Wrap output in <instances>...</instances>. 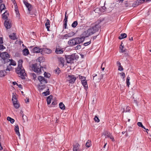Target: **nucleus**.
<instances>
[{
  "label": "nucleus",
  "mask_w": 151,
  "mask_h": 151,
  "mask_svg": "<svg viewBox=\"0 0 151 151\" xmlns=\"http://www.w3.org/2000/svg\"><path fill=\"white\" fill-rule=\"evenodd\" d=\"M102 22V21L101 20H97L87 30L83 32V35L88 37L98 32L101 27Z\"/></svg>",
  "instance_id": "obj_1"
},
{
  "label": "nucleus",
  "mask_w": 151,
  "mask_h": 151,
  "mask_svg": "<svg viewBox=\"0 0 151 151\" xmlns=\"http://www.w3.org/2000/svg\"><path fill=\"white\" fill-rule=\"evenodd\" d=\"M23 60H19L18 62V67L16 69V72L18 76L23 79H25V76L26 75L25 70L22 66Z\"/></svg>",
  "instance_id": "obj_2"
},
{
  "label": "nucleus",
  "mask_w": 151,
  "mask_h": 151,
  "mask_svg": "<svg viewBox=\"0 0 151 151\" xmlns=\"http://www.w3.org/2000/svg\"><path fill=\"white\" fill-rule=\"evenodd\" d=\"M0 57L1 58L0 60V63H1L2 64L9 62L10 59H9V55L7 52L1 53L0 54Z\"/></svg>",
  "instance_id": "obj_3"
},
{
  "label": "nucleus",
  "mask_w": 151,
  "mask_h": 151,
  "mask_svg": "<svg viewBox=\"0 0 151 151\" xmlns=\"http://www.w3.org/2000/svg\"><path fill=\"white\" fill-rule=\"evenodd\" d=\"M42 68L40 64L35 63L32 65V68L33 70L35 72H36L39 74L41 73V68Z\"/></svg>",
  "instance_id": "obj_4"
},
{
  "label": "nucleus",
  "mask_w": 151,
  "mask_h": 151,
  "mask_svg": "<svg viewBox=\"0 0 151 151\" xmlns=\"http://www.w3.org/2000/svg\"><path fill=\"white\" fill-rule=\"evenodd\" d=\"M80 37H76L75 38L76 45L80 44L83 42L85 38L86 37H85V36L83 35V32L81 35Z\"/></svg>",
  "instance_id": "obj_5"
},
{
  "label": "nucleus",
  "mask_w": 151,
  "mask_h": 151,
  "mask_svg": "<svg viewBox=\"0 0 151 151\" xmlns=\"http://www.w3.org/2000/svg\"><path fill=\"white\" fill-rule=\"evenodd\" d=\"M76 79V78L73 75H69L67 77V81L71 83H74Z\"/></svg>",
  "instance_id": "obj_6"
},
{
  "label": "nucleus",
  "mask_w": 151,
  "mask_h": 151,
  "mask_svg": "<svg viewBox=\"0 0 151 151\" xmlns=\"http://www.w3.org/2000/svg\"><path fill=\"white\" fill-rule=\"evenodd\" d=\"M32 51L34 53H40L42 54V48L38 47H35L32 49Z\"/></svg>",
  "instance_id": "obj_7"
},
{
  "label": "nucleus",
  "mask_w": 151,
  "mask_h": 151,
  "mask_svg": "<svg viewBox=\"0 0 151 151\" xmlns=\"http://www.w3.org/2000/svg\"><path fill=\"white\" fill-rule=\"evenodd\" d=\"M66 59L67 63H73L74 60L73 57L71 55H68L66 57Z\"/></svg>",
  "instance_id": "obj_8"
},
{
  "label": "nucleus",
  "mask_w": 151,
  "mask_h": 151,
  "mask_svg": "<svg viewBox=\"0 0 151 151\" xmlns=\"http://www.w3.org/2000/svg\"><path fill=\"white\" fill-rule=\"evenodd\" d=\"M68 44L71 46H73L76 45L75 38L70 39L68 42Z\"/></svg>",
  "instance_id": "obj_9"
},
{
  "label": "nucleus",
  "mask_w": 151,
  "mask_h": 151,
  "mask_svg": "<svg viewBox=\"0 0 151 151\" xmlns=\"http://www.w3.org/2000/svg\"><path fill=\"white\" fill-rule=\"evenodd\" d=\"M23 3L24 5L26 6V7L27 8L28 10L30 12V11L31 10L32 8V5H31L27 1V0H23Z\"/></svg>",
  "instance_id": "obj_10"
},
{
  "label": "nucleus",
  "mask_w": 151,
  "mask_h": 151,
  "mask_svg": "<svg viewBox=\"0 0 151 151\" xmlns=\"http://www.w3.org/2000/svg\"><path fill=\"white\" fill-rule=\"evenodd\" d=\"M38 79L41 84L43 83H47L46 80L44 77L42 76H39L38 78Z\"/></svg>",
  "instance_id": "obj_11"
},
{
  "label": "nucleus",
  "mask_w": 151,
  "mask_h": 151,
  "mask_svg": "<svg viewBox=\"0 0 151 151\" xmlns=\"http://www.w3.org/2000/svg\"><path fill=\"white\" fill-rule=\"evenodd\" d=\"M79 147V145L78 143L73 145V151H81Z\"/></svg>",
  "instance_id": "obj_12"
},
{
  "label": "nucleus",
  "mask_w": 151,
  "mask_h": 151,
  "mask_svg": "<svg viewBox=\"0 0 151 151\" xmlns=\"http://www.w3.org/2000/svg\"><path fill=\"white\" fill-rule=\"evenodd\" d=\"M4 25L6 28L7 29H10L11 27V23L9 21H5L4 23Z\"/></svg>",
  "instance_id": "obj_13"
},
{
  "label": "nucleus",
  "mask_w": 151,
  "mask_h": 151,
  "mask_svg": "<svg viewBox=\"0 0 151 151\" xmlns=\"http://www.w3.org/2000/svg\"><path fill=\"white\" fill-rule=\"evenodd\" d=\"M74 35V32H71L68 33L67 34H66L64 35L63 37L65 38L66 39L67 38V37H71Z\"/></svg>",
  "instance_id": "obj_14"
},
{
  "label": "nucleus",
  "mask_w": 151,
  "mask_h": 151,
  "mask_svg": "<svg viewBox=\"0 0 151 151\" xmlns=\"http://www.w3.org/2000/svg\"><path fill=\"white\" fill-rule=\"evenodd\" d=\"M42 52H43L47 54H50L52 52V51L49 49L46 48H42Z\"/></svg>",
  "instance_id": "obj_15"
},
{
  "label": "nucleus",
  "mask_w": 151,
  "mask_h": 151,
  "mask_svg": "<svg viewBox=\"0 0 151 151\" xmlns=\"http://www.w3.org/2000/svg\"><path fill=\"white\" fill-rule=\"evenodd\" d=\"M58 59L59 62L60 64L62 65V67H63L64 65V63L65 61L64 58L62 57H59L58 58Z\"/></svg>",
  "instance_id": "obj_16"
},
{
  "label": "nucleus",
  "mask_w": 151,
  "mask_h": 151,
  "mask_svg": "<svg viewBox=\"0 0 151 151\" xmlns=\"http://www.w3.org/2000/svg\"><path fill=\"white\" fill-rule=\"evenodd\" d=\"M9 16V13L7 11H6L2 14V18L4 19H6L7 20V18Z\"/></svg>",
  "instance_id": "obj_17"
},
{
  "label": "nucleus",
  "mask_w": 151,
  "mask_h": 151,
  "mask_svg": "<svg viewBox=\"0 0 151 151\" xmlns=\"http://www.w3.org/2000/svg\"><path fill=\"white\" fill-rule=\"evenodd\" d=\"M50 21L49 19H47V22L45 24V26L48 31H50L49 28L50 27Z\"/></svg>",
  "instance_id": "obj_18"
},
{
  "label": "nucleus",
  "mask_w": 151,
  "mask_h": 151,
  "mask_svg": "<svg viewBox=\"0 0 151 151\" xmlns=\"http://www.w3.org/2000/svg\"><path fill=\"white\" fill-rule=\"evenodd\" d=\"M14 130L16 133L18 135V136L20 137V134L19 132V127L18 125L15 126Z\"/></svg>",
  "instance_id": "obj_19"
},
{
  "label": "nucleus",
  "mask_w": 151,
  "mask_h": 151,
  "mask_svg": "<svg viewBox=\"0 0 151 151\" xmlns=\"http://www.w3.org/2000/svg\"><path fill=\"white\" fill-rule=\"evenodd\" d=\"M53 98V96L52 95H50L47 98V104H50L51 103V99Z\"/></svg>",
  "instance_id": "obj_20"
},
{
  "label": "nucleus",
  "mask_w": 151,
  "mask_h": 151,
  "mask_svg": "<svg viewBox=\"0 0 151 151\" xmlns=\"http://www.w3.org/2000/svg\"><path fill=\"white\" fill-rule=\"evenodd\" d=\"M63 50L62 49L57 48L55 50V52L57 54H61L63 53Z\"/></svg>",
  "instance_id": "obj_21"
},
{
  "label": "nucleus",
  "mask_w": 151,
  "mask_h": 151,
  "mask_svg": "<svg viewBox=\"0 0 151 151\" xmlns=\"http://www.w3.org/2000/svg\"><path fill=\"white\" fill-rule=\"evenodd\" d=\"M9 38L12 40H15L17 39L16 36L15 34L13 33L9 35Z\"/></svg>",
  "instance_id": "obj_22"
},
{
  "label": "nucleus",
  "mask_w": 151,
  "mask_h": 151,
  "mask_svg": "<svg viewBox=\"0 0 151 151\" xmlns=\"http://www.w3.org/2000/svg\"><path fill=\"white\" fill-rule=\"evenodd\" d=\"M14 107L16 109H18L19 107V105L17 102V101L12 102Z\"/></svg>",
  "instance_id": "obj_23"
},
{
  "label": "nucleus",
  "mask_w": 151,
  "mask_h": 151,
  "mask_svg": "<svg viewBox=\"0 0 151 151\" xmlns=\"http://www.w3.org/2000/svg\"><path fill=\"white\" fill-rule=\"evenodd\" d=\"M23 55L26 56L28 55L29 53V50L27 48L24 49L23 50Z\"/></svg>",
  "instance_id": "obj_24"
},
{
  "label": "nucleus",
  "mask_w": 151,
  "mask_h": 151,
  "mask_svg": "<svg viewBox=\"0 0 151 151\" xmlns=\"http://www.w3.org/2000/svg\"><path fill=\"white\" fill-rule=\"evenodd\" d=\"M127 35L125 33H122L120 35V36L119 37V39L121 40L127 37Z\"/></svg>",
  "instance_id": "obj_25"
},
{
  "label": "nucleus",
  "mask_w": 151,
  "mask_h": 151,
  "mask_svg": "<svg viewBox=\"0 0 151 151\" xmlns=\"http://www.w3.org/2000/svg\"><path fill=\"white\" fill-rule=\"evenodd\" d=\"M82 85L86 89L88 88V86L87 85V83L86 80L85 81H83L81 82Z\"/></svg>",
  "instance_id": "obj_26"
},
{
  "label": "nucleus",
  "mask_w": 151,
  "mask_h": 151,
  "mask_svg": "<svg viewBox=\"0 0 151 151\" xmlns=\"http://www.w3.org/2000/svg\"><path fill=\"white\" fill-rule=\"evenodd\" d=\"M6 74V72L5 70H1L0 71V77H2L4 76Z\"/></svg>",
  "instance_id": "obj_27"
},
{
  "label": "nucleus",
  "mask_w": 151,
  "mask_h": 151,
  "mask_svg": "<svg viewBox=\"0 0 151 151\" xmlns=\"http://www.w3.org/2000/svg\"><path fill=\"white\" fill-rule=\"evenodd\" d=\"M59 107L62 110H64L65 109V107L64 105L62 102H60L59 104Z\"/></svg>",
  "instance_id": "obj_28"
},
{
  "label": "nucleus",
  "mask_w": 151,
  "mask_h": 151,
  "mask_svg": "<svg viewBox=\"0 0 151 151\" xmlns=\"http://www.w3.org/2000/svg\"><path fill=\"white\" fill-rule=\"evenodd\" d=\"M78 76L79 78V79L81 80V82L85 81L86 80V77L82 76L80 75H79Z\"/></svg>",
  "instance_id": "obj_29"
},
{
  "label": "nucleus",
  "mask_w": 151,
  "mask_h": 151,
  "mask_svg": "<svg viewBox=\"0 0 151 151\" xmlns=\"http://www.w3.org/2000/svg\"><path fill=\"white\" fill-rule=\"evenodd\" d=\"M7 120L8 121H10L11 123L12 124H13V123H14L15 121L14 120V119L11 118V117L9 116H8L7 117Z\"/></svg>",
  "instance_id": "obj_30"
},
{
  "label": "nucleus",
  "mask_w": 151,
  "mask_h": 151,
  "mask_svg": "<svg viewBox=\"0 0 151 151\" xmlns=\"http://www.w3.org/2000/svg\"><path fill=\"white\" fill-rule=\"evenodd\" d=\"M10 64H9V65H12L13 66H15L16 65V62L13 60H10Z\"/></svg>",
  "instance_id": "obj_31"
},
{
  "label": "nucleus",
  "mask_w": 151,
  "mask_h": 151,
  "mask_svg": "<svg viewBox=\"0 0 151 151\" xmlns=\"http://www.w3.org/2000/svg\"><path fill=\"white\" fill-rule=\"evenodd\" d=\"M45 87V85H41L39 86L38 90L40 91H41L44 89Z\"/></svg>",
  "instance_id": "obj_32"
},
{
  "label": "nucleus",
  "mask_w": 151,
  "mask_h": 151,
  "mask_svg": "<svg viewBox=\"0 0 151 151\" xmlns=\"http://www.w3.org/2000/svg\"><path fill=\"white\" fill-rule=\"evenodd\" d=\"M104 135L105 136V138H106L109 137L111 135V134L109 132L106 131L104 132Z\"/></svg>",
  "instance_id": "obj_33"
},
{
  "label": "nucleus",
  "mask_w": 151,
  "mask_h": 151,
  "mask_svg": "<svg viewBox=\"0 0 151 151\" xmlns=\"http://www.w3.org/2000/svg\"><path fill=\"white\" fill-rule=\"evenodd\" d=\"M5 8V5L4 4H2L0 6V9L1 12Z\"/></svg>",
  "instance_id": "obj_34"
},
{
  "label": "nucleus",
  "mask_w": 151,
  "mask_h": 151,
  "mask_svg": "<svg viewBox=\"0 0 151 151\" xmlns=\"http://www.w3.org/2000/svg\"><path fill=\"white\" fill-rule=\"evenodd\" d=\"M49 89L48 88L47 91L42 93V94H44L45 96H47L50 94V91Z\"/></svg>",
  "instance_id": "obj_35"
},
{
  "label": "nucleus",
  "mask_w": 151,
  "mask_h": 151,
  "mask_svg": "<svg viewBox=\"0 0 151 151\" xmlns=\"http://www.w3.org/2000/svg\"><path fill=\"white\" fill-rule=\"evenodd\" d=\"M86 146L87 147H90L91 146V141L88 140L86 144Z\"/></svg>",
  "instance_id": "obj_36"
},
{
  "label": "nucleus",
  "mask_w": 151,
  "mask_h": 151,
  "mask_svg": "<svg viewBox=\"0 0 151 151\" xmlns=\"http://www.w3.org/2000/svg\"><path fill=\"white\" fill-rule=\"evenodd\" d=\"M106 66V64L104 62H103L102 63V64L101 65V68L102 69V70L103 71H104V70L105 67Z\"/></svg>",
  "instance_id": "obj_37"
},
{
  "label": "nucleus",
  "mask_w": 151,
  "mask_h": 151,
  "mask_svg": "<svg viewBox=\"0 0 151 151\" xmlns=\"http://www.w3.org/2000/svg\"><path fill=\"white\" fill-rule=\"evenodd\" d=\"M78 24V22L77 21H75L73 22L72 24V27L73 28H75Z\"/></svg>",
  "instance_id": "obj_38"
},
{
  "label": "nucleus",
  "mask_w": 151,
  "mask_h": 151,
  "mask_svg": "<svg viewBox=\"0 0 151 151\" xmlns=\"http://www.w3.org/2000/svg\"><path fill=\"white\" fill-rule=\"evenodd\" d=\"M12 102H13V101H17V99H16V96L15 95L14 93H13L12 94Z\"/></svg>",
  "instance_id": "obj_39"
},
{
  "label": "nucleus",
  "mask_w": 151,
  "mask_h": 151,
  "mask_svg": "<svg viewBox=\"0 0 151 151\" xmlns=\"http://www.w3.org/2000/svg\"><path fill=\"white\" fill-rule=\"evenodd\" d=\"M44 75L45 77L47 78H49L50 77V74L47 73L46 72H45Z\"/></svg>",
  "instance_id": "obj_40"
},
{
  "label": "nucleus",
  "mask_w": 151,
  "mask_h": 151,
  "mask_svg": "<svg viewBox=\"0 0 151 151\" xmlns=\"http://www.w3.org/2000/svg\"><path fill=\"white\" fill-rule=\"evenodd\" d=\"M55 72L56 73L59 74L60 72V70L59 68L57 67L55 70Z\"/></svg>",
  "instance_id": "obj_41"
},
{
  "label": "nucleus",
  "mask_w": 151,
  "mask_h": 151,
  "mask_svg": "<svg viewBox=\"0 0 151 151\" xmlns=\"http://www.w3.org/2000/svg\"><path fill=\"white\" fill-rule=\"evenodd\" d=\"M121 74V76L123 77V79L124 80H125V74L124 73L122 72L121 73H120Z\"/></svg>",
  "instance_id": "obj_42"
},
{
  "label": "nucleus",
  "mask_w": 151,
  "mask_h": 151,
  "mask_svg": "<svg viewBox=\"0 0 151 151\" xmlns=\"http://www.w3.org/2000/svg\"><path fill=\"white\" fill-rule=\"evenodd\" d=\"M94 120L95 121V122H99V119L98 118V117H97V116H95L94 118Z\"/></svg>",
  "instance_id": "obj_43"
},
{
  "label": "nucleus",
  "mask_w": 151,
  "mask_h": 151,
  "mask_svg": "<svg viewBox=\"0 0 151 151\" xmlns=\"http://www.w3.org/2000/svg\"><path fill=\"white\" fill-rule=\"evenodd\" d=\"M101 10L102 11H106V8L105 7V6H104L103 7H102L101 8Z\"/></svg>",
  "instance_id": "obj_44"
},
{
  "label": "nucleus",
  "mask_w": 151,
  "mask_h": 151,
  "mask_svg": "<svg viewBox=\"0 0 151 151\" xmlns=\"http://www.w3.org/2000/svg\"><path fill=\"white\" fill-rule=\"evenodd\" d=\"M91 43V41H89L88 42L84 43L83 44V45L85 46H88V45H89Z\"/></svg>",
  "instance_id": "obj_45"
},
{
  "label": "nucleus",
  "mask_w": 151,
  "mask_h": 151,
  "mask_svg": "<svg viewBox=\"0 0 151 151\" xmlns=\"http://www.w3.org/2000/svg\"><path fill=\"white\" fill-rule=\"evenodd\" d=\"M124 46H122V47H120L121 52H123L125 51L124 49Z\"/></svg>",
  "instance_id": "obj_46"
},
{
  "label": "nucleus",
  "mask_w": 151,
  "mask_h": 151,
  "mask_svg": "<svg viewBox=\"0 0 151 151\" xmlns=\"http://www.w3.org/2000/svg\"><path fill=\"white\" fill-rule=\"evenodd\" d=\"M5 48V47H4L3 45L0 44V50H4Z\"/></svg>",
  "instance_id": "obj_47"
},
{
  "label": "nucleus",
  "mask_w": 151,
  "mask_h": 151,
  "mask_svg": "<svg viewBox=\"0 0 151 151\" xmlns=\"http://www.w3.org/2000/svg\"><path fill=\"white\" fill-rule=\"evenodd\" d=\"M138 5V4H137V2H134L132 4V6L134 7H135Z\"/></svg>",
  "instance_id": "obj_48"
},
{
  "label": "nucleus",
  "mask_w": 151,
  "mask_h": 151,
  "mask_svg": "<svg viewBox=\"0 0 151 151\" xmlns=\"http://www.w3.org/2000/svg\"><path fill=\"white\" fill-rule=\"evenodd\" d=\"M126 83L127 86L128 87H129L130 84L129 80L128 79V80H126Z\"/></svg>",
  "instance_id": "obj_49"
},
{
  "label": "nucleus",
  "mask_w": 151,
  "mask_h": 151,
  "mask_svg": "<svg viewBox=\"0 0 151 151\" xmlns=\"http://www.w3.org/2000/svg\"><path fill=\"white\" fill-rule=\"evenodd\" d=\"M32 76L33 77V79L35 80V79L36 78V76L35 73H32Z\"/></svg>",
  "instance_id": "obj_50"
},
{
  "label": "nucleus",
  "mask_w": 151,
  "mask_h": 151,
  "mask_svg": "<svg viewBox=\"0 0 151 151\" xmlns=\"http://www.w3.org/2000/svg\"><path fill=\"white\" fill-rule=\"evenodd\" d=\"M123 70L122 66L121 65L119 66L118 70L120 71H122Z\"/></svg>",
  "instance_id": "obj_51"
},
{
  "label": "nucleus",
  "mask_w": 151,
  "mask_h": 151,
  "mask_svg": "<svg viewBox=\"0 0 151 151\" xmlns=\"http://www.w3.org/2000/svg\"><path fill=\"white\" fill-rule=\"evenodd\" d=\"M137 125L139 127H143V125L141 122H138L137 123Z\"/></svg>",
  "instance_id": "obj_52"
},
{
  "label": "nucleus",
  "mask_w": 151,
  "mask_h": 151,
  "mask_svg": "<svg viewBox=\"0 0 151 151\" xmlns=\"http://www.w3.org/2000/svg\"><path fill=\"white\" fill-rule=\"evenodd\" d=\"M76 49H80L81 48V46L80 45H78L76 47Z\"/></svg>",
  "instance_id": "obj_53"
},
{
  "label": "nucleus",
  "mask_w": 151,
  "mask_h": 151,
  "mask_svg": "<svg viewBox=\"0 0 151 151\" xmlns=\"http://www.w3.org/2000/svg\"><path fill=\"white\" fill-rule=\"evenodd\" d=\"M10 65H9L8 66H7V68L6 70V71H10Z\"/></svg>",
  "instance_id": "obj_54"
},
{
  "label": "nucleus",
  "mask_w": 151,
  "mask_h": 151,
  "mask_svg": "<svg viewBox=\"0 0 151 151\" xmlns=\"http://www.w3.org/2000/svg\"><path fill=\"white\" fill-rule=\"evenodd\" d=\"M3 43V38L0 37V44Z\"/></svg>",
  "instance_id": "obj_55"
},
{
  "label": "nucleus",
  "mask_w": 151,
  "mask_h": 151,
  "mask_svg": "<svg viewBox=\"0 0 151 151\" xmlns=\"http://www.w3.org/2000/svg\"><path fill=\"white\" fill-rule=\"evenodd\" d=\"M104 76L103 74H101L100 76V78L99 79V81L100 80L102 79Z\"/></svg>",
  "instance_id": "obj_56"
},
{
  "label": "nucleus",
  "mask_w": 151,
  "mask_h": 151,
  "mask_svg": "<svg viewBox=\"0 0 151 151\" xmlns=\"http://www.w3.org/2000/svg\"><path fill=\"white\" fill-rule=\"evenodd\" d=\"M17 7H15V11H16V13L17 16H19V14L18 11H17Z\"/></svg>",
  "instance_id": "obj_57"
},
{
  "label": "nucleus",
  "mask_w": 151,
  "mask_h": 151,
  "mask_svg": "<svg viewBox=\"0 0 151 151\" xmlns=\"http://www.w3.org/2000/svg\"><path fill=\"white\" fill-rule=\"evenodd\" d=\"M111 139L112 141H114V138L113 137V136L111 135L109 137Z\"/></svg>",
  "instance_id": "obj_58"
},
{
  "label": "nucleus",
  "mask_w": 151,
  "mask_h": 151,
  "mask_svg": "<svg viewBox=\"0 0 151 151\" xmlns=\"http://www.w3.org/2000/svg\"><path fill=\"white\" fill-rule=\"evenodd\" d=\"M67 23L64 22V28L65 29H66L67 28L66 27L67 26Z\"/></svg>",
  "instance_id": "obj_59"
},
{
  "label": "nucleus",
  "mask_w": 151,
  "mask_h": 151,
  "mask_svg": "<svg viewBox=\"0 0 151 151\" xmlns=\"http://www.w3.org/2000/svg\"><path fill=\"white\" fill-rule=\"evenodd\" d=\"M67 12L66 11L65 12V18L68 19V15L67 16Z\"/></svg>",
  "instance_id": "obj_60"
},
{
  "label": "nucleus",
  "mask_w": 151,
  "mask_h": 151,
  "mask_svg": "<svg viewBox=\"0 0 151 151\" xmlns=\"http://www.w3.org/2000/svg\"><path fill=\"white\" fill-rule=\"evenodd\" d=\"M17 86H18V87H19V88H21V89H22V85H21V84H17Z\"/></svg>",
  "instance_id": "obj_61"
},
{
  "label": "nucleus",
  "mask_w": 151,
  "mask_h": 151,
  "mask_svg": "<svg viewBox=\"0 0 151 151\" xmlns=\"http://www.w3.org/2000/svg\"><path fill=\"white\" fill-rule=\"evenodd\" d=\"M130 107H127V109H126V111L125 112H127V111H129L130 110Z\"/></svg>",
  "instance_id": "obj_62"
},
{
  "label": "nucleus",
  "mask_w": 151,
  "mask_h": 151,
  "mask_svg": "<svg viewBox=\"0 0 151 151\" xmlns=\"http://www.w3.org/2000/svg\"><path fill=\"white\" fill-rule=\"evenodd\" d=\"M97 76V74H94L93 75V80H94V78H95Z\"/></svg>",
  "instance_id": "obj_63"
},
{
  "label": "nucleus",
  "mask_w": 151,
  "mask_h": 151,
  "mask_svg": "<svg viewBox=\"0 0 151 151\" xmlns=\"http://www.w3.org/2000/svg\"><path fill=\"white\" fill-rule=\"evenodd\" d=\"M14 3V6H17V3H16L15 0H11Z\"/></svg>",
  "instance_id": "obj_64"
}]
</instances>
